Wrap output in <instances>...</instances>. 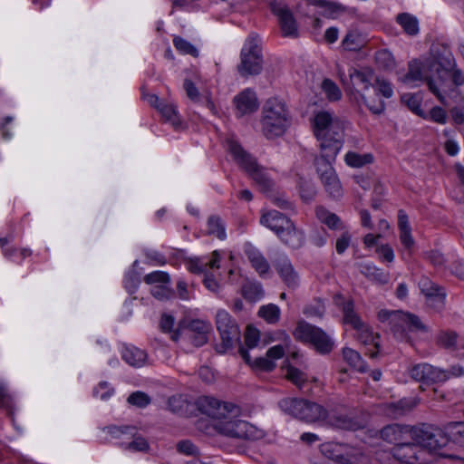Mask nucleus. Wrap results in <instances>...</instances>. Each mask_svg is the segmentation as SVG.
Segmentation results:
<instances>
[{
	"label": "nucleus",
	"mask_w": 464,
	"mask_h": 464,
	"mask_svg": "<svg viewBox=\"0 0 464 464\" xmlns=\"http://www.w3.org/2000/svg\"><path fill=\"white\" fill-rule=\"evenodd\" d=\"M216 325L221 343L216 345L218 353H225L236 343H240L241 333L237 321L225 310H219L216 315Z\"/></svg>",
	"instance_id": "nucleus-6"
},
{
	"label": "nucleus",
	"mask_w": 464,
	"mask_h": 464,
	"mask_svg": "<svg viewBox=\"0 0 464 464\" xmlns=\"http://www.w3.org/2000/svg\"><path fill=\"white\" fill-rule=\"evenodd\" d=\"M241 295L246 301L256 303L264 297L265 291L261 283L246 280L241 286Z\"/></svg>",
	"instance_id": "nucleus-31"
},
{
	"label": "nucleus",
	"mask_w": 464,
	"mask_h": 464,
	"mask_svg": "<svg viewBox=\"0 0 464 464\" xmlns=\"http://www.w3.org/2000/svg\"><path fill=\"white\" fill-rule=\"evenodd\" d=\"M419 288L426 296L430 306L440 311L445 306L446 292L443 287L432 282L427 276H421L419 281Z\"/></svg>",
	"instance_id": "nucleus-14"
},
{
	"label": "nucleus",
	"mask_w": 464,
	"mask_h": 464,
	"mask_svg": "<svg viewBox=\"0 0 464 464\" xmlns=\"http://www.w3.org/2000/svg\"><path fill=\"white\" fill-rule=\"evenodd\" d=\"M203 284L208 290L216 295H218L221 290V285L216 280L212 274H205Z\"/></svg>",
	"instance_id": "nucleus-63"
},
{
	"label": "nucleus",
	"mask_w": 464,
	"mask_h": 464,
	"mask_svg": "<svg viewBox=\"0 0 464 464\" xmlns=\"http://www.w3.org/2000/svg\"><path fill=\"white\" fill-rule=\"evenodd\" d=\"M298 186L300 196L304 201L310 202L314 198L316 195V188L311 180L300 179Z\"/></svg>",
	"instance_id": "nucleus-45"
},
{
	"label": "nucleus",
	"mask_w": 464,
	"mask_h": 464,
	"mask_svg": "<svg viewBox=\"0 0 464 464\" xmlns=\"http://www.w3.org/2000/svg\"><path fill=\"white\" fill-rule=\"evenodd\" d=\"M159 111L166 119V121H169L172 125L179 126L180 124L178 111L173 104L163 102V104L160 106Z\"/></svg>",
	"instance_id": "nucleus-48"
},
{
	"label": "nucleus",
	"mask_w": 464,
	"mask_h": 464,
	"mask_svg": "<svg viewBox=\"0 0 464 464\" xmlns=\"http://www.w3.org/2000/svg\"><path fill=\"white\" fill-rule=\"evenodd\" d=\"M227 148L235 161L247 173L253 172L259 165L256 159L234 140H227Z\"/></svg>",
	"instance_id": "nucleus-20"
},
{
	"label": "nucleus",
	"mask_w": 464,
	"mask_h": 464,
	"mask_svg": "<svg viewBox=\"0 0 464 464\" xmlns=\"http://www.w3.org/2000/svg\"><path fill=\"white\" fill-rule=\"evenodd\" d=\"M326 193L334 199H339L343 197V191L339 180V178L335 173L323 178L320 179Z\"/></svg>",
	"instance_id": "nucleus-35"
},
{
	"label": "nucleus",
	"mask_w": 464,
	"mask_h": 464,
	"mask_svg": "<svg viewBox=\"0 0 464 464\" xmlns=\"http://www.w3.org/2000/svg\"><path fill=\"white\" fill-rule=\"evenodd\" d=\"M410 375L413 380L427 385L436 382H443L449 377L445 371L437 369L428 363H419L414 365L410 370Z\"/></svg>",
	"instance_id": "nucleus-16"
},
{
	"label": "nucleus",
	"mask_w": 464,
	"mask_h": 464,
	"mask_svg": "<svg viewBox=\"0 0 464 464\" xmlns=\"http://www.w3.org/2000/svg\"><path fill=\"white\" fill-rule=\"evenodd\" d=\"M210 330L209 324L196 319L190 321L185 328H182V323H179L170 338L177 342L180 336H184L193 346L201 347L208 343Z\"/></svg>",
	"instance_id": "nucleus-10"
},
{
	"label": "nucleus",
	"mask_w": 464,
	"mask_h": 464,
	"mask_svg": "<svg viewBox=\"0 0 464 464\" xmlns=\"http://www.w3.org/2000/svg\"><path fill=\"white\" fill-rule=\"evenodd\" d=\"M270 8L272 13L278 18L283 36L298 37L295 19L283 0H271Z\"/></svg>",
	"instance_id": "nucleus-12"
},
{
	"label": "nucleus",
	"mask_w": 464,
	"mask_h": 464,
	"mask_svg": "<svg viewBox=\"0 0 464 464\" xmlns=\"http://www.w3.org/2000/svg\"><path fill=\"white\" fill-rule=\"evenodd\" d=\"M334 425L343 430H356L359 427L355 420L344 415L337 416L334 420Z\"/></svg>",
	"instance_id": "nucleus-60"
},
{
	"label": "nucleus",
	"mask_w": 464,
	"mask_h": 464,
	"mask_svg": "<svg viewBox=\"0 0 464 464\" xmlns=\"http://www.w3.org/2000/svg\"><path fill=\"white\" fill-rule=\"evenodd\" d=\"M278 407L286 414L306 422H315L327 417V411L320 404L305 399L284 398Z\"/></svg>",
	"instance_id": "nucleus-3"
},
{
	"label": "nucleus",
	"mask_w": 464,
	"mask_h": 464,
	"mask_svg": "<svg viewBox=\"0 0 464 464\" xmlns=\"http://www.w3.org/2000/svg\"><path fill=\"white\" fill-rule=\"evenodd\" d=\"M352 240V236L348 231L343 232L340 237L337 238L335 244L336 252L342 255L349 247Z\"/></svg>",
	"instance_id": "nucleus-61"
},
{
	"label": "nucleus",
	"mask_w": 464,
	"mask_h": 464,
	"mask_svg": "<svg viewBox=\"0 0 464 464\" xmlns=\"http://www.w3.org/2000/svg\"><path fill=\"white\" fill-rule=\"evenodd\" d=\"M343 323L350 324L355 330H361L364 327V324L360 316L354 312V304L352 300L343 304Z\"/></svg>",
	"instance_id": "nucleus-34"
},
{
	"label": "nucleus",
	"mask_w": 464,
	"mask_h": 464,
	"mask_svg": "<svg viewBox=\"0 0 464 464\" xmlns=\"http://www.w3.org/2000/svg\"><path fill=\"white\" fill-rule=\"evenodd\" d=\"M411 426L393 423L384 426L380 430V437L384 441L394 444L396 447L411 440Z\"/></svg>",
	"instance_id": "nucleus-19"
},
{
	"label": "nucleus",
	"mask_w": 464,
	"mask_h": 464,
	"mask_svg": "<svg viewBox=\"0 0 464 464\" xmlns=\"http://www.w3.org/2000/svg\"><path fill=\"white\" fill-rule=\"evenodd\" d=\"M273 266L288 288L295 289L299 285V276L287 256L278 255L273 260Z\"/></svg>",
	"instance_id": "nucleus-17"
},
{
	"label": "nucleus",
	"mask_w": 464,
	"mask_h": 464,
	"mask_svg": "<svg viewBox=\"0 0 464 464\" xmlns=\"http://www.w3.org/2000/svg\"><path fill=\"white\" fill-rule=\"evenodd\" d=\"M411 440L418 446L437 451L447 446L444 428H437L427 424L411 426Z\"/></svg>",
	"instance_id": "nucleus-7"
},
{
	"label": "nucleus",
	"mask_w": 464,
	"mask_h": 464,
	"mask_svg": "<svg viewBox=\"0 0 464 464\" xmlns=\"http://www.w3.org/2000/svg\"><path fill=\"white\" fill-rule=\"evenodd\" d=\"M408 72L404 75L403 82H411L416 81H425L429 90L436 95L440 100H442V96L440 92V88L436 82L430 76L424 75L423 69L425 65L419 60H412L408 64Z\"/></svg>",
	"instance_id": "nucleus-18"
},
{
	"label": "nucleus",
	"mask_w": 464,
	"mask_h": 464,
	"mask_svg": "<svg viewBox=\"0 0 464 464\" xmlns=\"http://www.w3.org/2000/svg\"><path fill=\"white\" fill-rule=\"evenodd\" d=\"M263 53L256 34H251L240 52V63L237 69L242 77L258 75L263 70Z\"/></svg>",
	"instance_id": "nucleus-4"
},
{
	"label": "nucleus",
	"mask_w": 464,
	"mask_h": 464,
	"mask_svg": "<svg viewBox=\"0 0 464 464\" xmlns=\"http://www.w3.org/2000/svg\"><path fill=\"white\" fill-rule=\"evenodd\" d=\"M198 404L202 413L217 420V421L226 417V414L235 416L240 412L238 406L230 402H222L213 397H203L198 400Z\"/></svg>",
	"instance_id": "nucleus-11"
},
{
	"label": "nucleus",
	"mask_w": 464,
	"mask_h": 464,
	"mask_svg": "<svg viewBox=\"0 0 464 464\" xmlns=\"http://www.w3.org/2000/svg\"><path fill=\"white\" fill-rule=\"evenodd\" d=\"M150 294L160 301L169 300L174 296V291L167 284L156 285L150 288Z\"/></svg>",
	"instance_id": "nucleus-51"
},
{
	"label": "nucleus",
	"mask_w": 464,
	"mask_h": 464,
	"mask_svg": "<svg viewBox=\"0 0 464 464\" xmlns=\"http://www.w3.org/2000/svg\"><path fill=\"white\" fill-rule=\"evenodd\" d=\"M238 414L219 419L214 425L216 430L227 437L244 440H256L258 438L257 430L250 423L237 419Z\"/></svg>",
	"instance_id": "nucleus-8"
},
{
	"label": "nucleus",
	"mask_w": 464,
	"mask_h": 464,
	"mask_svg": "<svg viewBox=\"0 0 464 464\" xmlns=\"http://www.w3.org/2000/svg\"><path fill=\"white\" fill-rule=\"evenodd\" d=\"M447 444L450 441L464 448V421L450 422L444 426Z\"/></svg>",
	"instance_id": "nucleus-32"
},
{
	"label": "nucleus",
	"mask_w": 464,
	"mask_h": 464,
	"mask_svg": "<svg viewBox=\"0 0 464 464\" xmlns=\"http://www.w3.org/2000/svg\"><path fill=\"white\" fill-rule=\"evenodd\" d=\"M420 402L417 397L402 398L384 406L385 414L392 419L401 418L411 412Z\"/></svg>",
	"instance_id": "nucleus-23"
},
{
	"label": "nucleus",
	"mask_w": 464,
	"mask_h": 464,
	"mask_svg": "<svg viewBox=\"0 0 464 464\" xmlns=\"http://www.w3.org/2000/svg\"><path fill=\"white\" fill-rule=\"evenodd\" d=\"M93 396H100L101 400L105 401L111 398L114 393V388L111 387L109 382L102 381L93 389Z\"/></svg>",
	"instance_id": "nucleus-54"
},
{
	"label": "nucleus",
	"mask_w": 464,
	"mask_h": 464,
	"mask_svg": "<svg viewBox=\"0 0 464 464\" xmlns=\"http://www.w3.org/2000/svg\"><path fill=\"white\" fill-rule=\"evenodd\" d=\"M357 331L359 332V341L365 346L364 353L372 359L377 358L380 352V335L378 334H373L365 324L362 329Z\"/></svg>",
	"instance_id": "nucleus-27"
},
{
	"label": "nucleus",
	"mask_w": 464,
	"mask_h": 464,
	"mask_svg": "<svg viewBox=\"0 0 464 464\" xmlns=\"http://www.w3.org/2000/svg\"><path fill=\"white\" fill-rule=\"evenodd\" d=\"M401 102L416 115L423 117V111L420 108V97L418 94L404 93L401 95Z\"/></svg>",
	"instance_id": "nucleus-46"
},
{
	"label": "nucleus",
	"mask_w": 464,
	"mask_h": 464,
	"mask_svg": "<svg viewBox=\"0 0 464 464\" xmlns=\"http://www.w3.org/2000/svg\"><path fill=\"white\" fill-rule=\"evenodd\" d=\"M121 447L132 451H145L149 449L147 440L142 437H135L129 443H121Z\"/></svg>",
	"instance_id": "nucleus-56"
},
{
	"label": "nucleus",
	"mask_w": 464,
	"mask_h": 464,
	"mask_svg": "<svg viewBox=\"0 0 464 464\" xmlns=\"http://www.w3.org/2000/svg\"><path fill=\"white\" fill-rule=\"evenodd\" d=\"M127 401L129 404L138 408H145L150 403L151 400L147 393L138 391L130 393L127 399Z\"/></svg>",
	"instance_id": "nucleus-49"
},
{
	"label": "nucleus",
	"mask_w": 464,
	"mask_h": 464,
	"mask_svg": "<svg viewBox=\"0 0 464 464\" xmlns=\"http://www.w3.org/2000/svg\"><path fill=\"white\" fill-rule=\"evenodd\" d=\"M361 101H362L368 110L373 114H382L385 110V102L375 94L374 96L362 94V97H360V102Z\"/></svg>",
	"instance_id": "nucleus-42"
},
{
	"label": "nucleus",
	"mask_w": 464,
	"mask_h": 464,
	"mask_svg": "<svg viewBox=\"0 0 464 464\" xmlns=\"http://www.w3.org/2000/svg\"><path fill=\"white\" fill-rule=\"evenodd\" d=\"M227 148L235 161L247 173L253 172L259 165L256 159L234 140H227Z\"/></svg>",
	"instance_id": "nucleus-21"
},
{
	"label": "nucleus",
	"mask_w": 464,
	"mask_h": 464,
	"mask_svg": "<svg viewBox=\"0 0 464 464\" xmlns=\"http://www.w3.org/2000/svg\"><path fill=\"white\" fill-rule=\"evenodd\" d=\"M431 59L427 61L426 66L429 70L436 67V72L439 74V80L442 82V77L440 74V70L448 71L452 69L455 65V59L450 49L441 44H433L430 49Z\"/></svg>",
	"instance_id": "nucleus-13"
},
{
	"label": "nucleus",
	"mask_w": 464,
	"mask_h": 464,
	"mask_svg": "<svg viewBox=\"0 0 464 464\" xmlns=\"http://www.w3.org/2000/svg\"><path fill=\"white\" fill-rule=\"evenodd\" d=\"M373 77L374 73L370 69L357 70L350 68L348 77L341 75V80L349 99L353 102L360 103V97H362L363 93H361L356 88L361 87L364 91L369 90Z\"/></svg>",
	"instance_id": "nucleus-9"
},
{
	"label": "nucleus",
	"mask_w": 464,
	"mask_h": 464,
	"mask_svg": "<svg viewBox=\"0 0 464 464\" xmlns=\"http://www.w3.org/2000/svg\"><path fill=\"white\" fill-rule=\"evenodd\" d=\"M280 309L276 304H269L262 305L258 310V316L268 324H276L280 319Z\"/></svg>",
	"instance_id": "nucleus-41"
},
{
	"label": "nucleus",
	"mask_w": 464,
	"mask_h": 464,
	"mask_svg": "<svg viewBox=\"0 0 464 464\" xmlns=\"http://www.w3.org/2000/svg\"><path fill=\"white\" fill-rule=\"evenodd\" d=\"M277 237L285 245L293 249H298L304 244V232L298 229L292 221L283 229L282 234Z\"/></svg>",
	"instance_id": "nucleus-28"
},
{
	"label": "nucleus",
	"mask_w": 464,
	"mask_h": 464,
	"mask_svg": "<svg viewBox=\"0 0 464 464\" xmlns=\"http://www.w3.org/2000/svg\"><path fill=\"white\" fill-rule=\"evenodd\" d=\"M173 44L175 48L183 54H189L193 57H198V51L197 48L188 41L183 39L180 36L174 37Z\"/></svg>",
	"instance_id": "nucleus-47"
},
{
	"label": "nucleus",
	"mask_w": 464,
	"mask_h": 464,
	"mask_svg": "<svg viewBox=\"0 0 464 464\" xmlns=\"http://www.w3.org/2000/svg\"><path fill=\"white\" fill-rule=\"evenodd\" d=\"M364 44V37L357 30L349 31L342 42L343 47L348 51H358Z\"/></svg>",
	"instance_id": "nucleus-37"
},
{
	"label": "nucleus",
	"mask_w": 464,
	"mask_h": 464,
	"mask_svg": "<svg viewBox=\"0 0 464 464\" xmlns=\"http://www.w3.org/2000/svg\"><path fill=\"white\" fill-rule=\"evenodd\" d=\"M121 357L130 366L140 367L145 363L147 353L141 349L130 346L124 348Z\"/></svg>",
	"instance_id": "nucleus-33"
},
{
	"label": "nucleus",
	"mask_w": 464,
	"mask_h": 464,
	"mask_svg": "<svg viewBox=\"0 0 464 464\" xmlns=\"http://www.w3.org/2000/svg\"><path fill=\"white\" fill-rule=\"evenodd\" d=\"M343 359L357 371L361 372L367 371V365L358 352L351 348H343Z\"/></svg>",
	"instance_id": "nucleus-39"
},
{
	"label": "nucleus",
	"mask_w": 464,
	"mask_h": 464,
	"mask_svg": "<svg viewBox=\"0 0 464 464\" xmlns=\"http://www.w3.org/2000/svg\"><path fill=\"white\" fill-rule=\"evenodd\" d=\"M312 126L320 147L314 164L322 179L335 173L333 163L344 143V121L330 111H321L314 115Z\"/></svg>",
	"instance_id": "nucleus-1"
},
{
	"label": "nucleus",
	"mask_w": 464,
	"mask_h": 464,
	"mask_svg": "<svg viewBox=\"0 0 464 464\" xmlns=\"http://www.w3.org/2000/svg\"><path fill=\"white\" fill-rule=\"evenodd\" d=\"M457 334L455 332H442L438 336V343L445 348H453L457 343Z\"/></svg>",
	"instance_id": "nucleus-57"
},
{
	"label": "nucleus",
	"mask_w": 464,
	"mask_h": 464,
	"mask_svg": "<svg viewBox=\"0 0 464 464\" xmlns=\"http://www.w3.org/2000/svg\"><path fill=\"white\" fill-rule=\"evenodd\" d=\"M293 334L296 340L310 343L323 355L330 353L334 347V340L323 329L304 320L297 323Z\"/></svg>",
	"instance_id": "nucleus-5"
},
{
	"label": "nucleus",
	"mask_w": 464,
	"mask_h": 464,
	"mask_svg": "<svg viewBox=\"0 0 464 464\" xmlns=\"http://www.w3.org/2000/svg\"><path fill=\"white\" fill-rule=\"evenodd\" d=\"M108 433H110L113 438H120L122 434H130L131 436L134 435L135 428L131 426H108L107 428Z\"/></svg>",
	"instance_id": "nucleus-62"
},
{
	"label": "nucleus",
	"mask_w": 464,
	"mask_h": 464,
	"mask_svg": "<svg viewBox=\"0 0 464 464\" xmlns=\"http://www.w3.org/2000/svg\"><path fill=\"white\" fill-rule=\"evenodd\" d=\"M322 88L330 101H338L341 99L342 93L339 87L330 79L324 80Z\"/></svg>",
	"instance_id": "nucleus-50"
},
{
	"label": "nucleus",
	"mask_w": 464,
	"mask_h": 464,
	"mask_svg": "<svg viewBox=\"0 0 464 464\" xmlns=\"http://www.w3.org/2000/svg\"><path fill=\"white\" fill-rule=\"evenodd\" d=\"M444 72L450 74L452 83L455 86H461L464 84V72L462 70L456 67V64L452 66V69Z\"/></svg>",
	"instance_id": "nucleus-64"
},
{
	"label": "nucleus",
	"mask_w": 464,
	"mask_h": 464,
	"mask_svg": "<svg viewBox=\"0 0 464 464\" xmlns=\"http://www.w3.org/2000/svg\"><path fill=\"white\" fill-rule=\"evenodd\" d=\"M407 320H406V330L410 331H420V332H427V327L422 324L420 319L411 313H407Z\"/></svg>",
	"instance_id": "nucleus-58"
},
{
	"label": "nucleus",
	"mask_w": 464,
	"mask_h": 464,
	"mask_svg": "<svg viewBox=\"0 0 464 464\" xmlns=\"http://www.w3.org/2000/svg\"><path fill=\"white\" fill-rule=\"evenodd\" d=\"M372 87L376 96L382 95L385 99H390L393 95L392 83L385 79L376 77Z\"/></svg>",
	"instance_id": "nucleus-44"
},
{
	"label": "nucleus",
	"mask_w": 464,
	"mask_h": 464,
	"mask_svg": "<svg viewBox=\"0 0 464 464\" xmlns=\"http://www.w3.org/2000/svg\"><path fill=\"white\" fill-rule=\"evenodd\" d=\"M315 215L321 223L332 230H343L345 228L341 218L336 214L330 212L322 206L316 208Z\"/></svg>",
	"instance_id": "nucleus-30"
},
{
	"label": "nucleus",
	"mask_w": 464,
	"mask_h": 464,
	"mask_svg": "<svg viewBox=\"0 0 464 464\" xmlns=\"http://www.w3.org/2000/svg\"><path fill=\"white\" fill-rule=\"evenodd\" d=\"M398 24L410 35H416L419 33V23L416 17L407 13L397 15Z\"/></svg>",
	"instance_id": "nucleus-40"
},
{
	"label": "nucleus",
	"mask_w": 464,
	"mask_h": 464,
	"mask_svg": "<svg viewBox=\"0 0 464 464\" xmlns=\"http://www.w3.org/2000/svg\"><path fill=\"white\" fill-rule=\"evenodd\" d=\"M244 251L252 267L261 277H265L270 270V266L263 254L250 243L245 245Z\"/></svg>",
	"instance_id": "nucleus-24"
},
{
	"label": "nucleus",
	"mask_w": 464,
	"mask_h": 464,
	"mask_svg": "<svg viewBox=\"0 0 464 464\" xmlns=\"http://www.w3.org/2000/svg\"><path fill=\"white\" fill-rule=\"evenodd\" d=\"M208 234L217 237L218 239L226 238V229L222 219L218 216H211L208 219Z\"/></svg>",
	"instance_id": "nucleus-43"
},
{
	"label": "nucleus",
	"mask_w": 464,
	"mask_h": 464,
	"mask_svg": "<svg viewBox=\"0 0 464 464\" xmlns=\"http://www.w3.org/2000/svg\"><path fill=\"white\" fill-rule=\"evenodd\" d=\"M324 305L320 301L314 304H307L304 306L303 313L307 317H319L321 318L324 314Z\"/></svg>",
	"instance_id": "nucleus-55"
},
{
	"label": "nucleus",
	"mask_w": 464,
	"mask_h": 464,
	"mask_svg": "<svg viewBox=\"0 0 464 464\" xmlns=\"http://www.w3.org/2000/svg\"><path fill=\"white\" fill-rule=\"evenodd\" d=\"M286 378L291 381L299 389L303 388V385L306 382L305 374L299 369L289 366L286 371Z\"/></svg>",
	"instance_id": "nucleus-52"
},
{
	"label": "nucleus",
	"mask_w": 464,
	"mask_h": 464,
	"mask_svg": "<svg viewBox=\"0 0 464 464\" xmlns=\"http://www.w3.org/2000/svg\"><path fill=\"white\" fill-rule=\"evenodd\" d=\"M291 221L290 218L277 210H269L260 218V223L274 231L277 236L282 234L283 229Z\"/></svg>",
	"instance_id": "nucleus-25"
},
{
	"label": "nucleus",
	"mask_w": 464,
	"mask_h": 464,
	"mask_svg": "<svg viewBox=\"0 0 464 464\" xmlns=\"http://www.w3.org/2000/svg\"><path fill=\"white\" fill-rule=\"evenodd\" d=\"M422 450H419L418 445L412 440H408L405 443L394 449V457L401 462L407 464H418L419 453Z\"/></svg>",
	"instance_id": "nucleus-26"
},
{
	"label": "nucleus",
	"mask_w": 464,
	"mask_h": 464,
	"mask_svg": "<svg viewBox=\"0 0 464 464\" xmlns=\"http://www.w3.org/2000/svg\"><path fill=\"white\" fill-rule=\"evenodd\" d=\"M248 175L259 187L261 191L269 192L272 189L274 182L260 166L255 169L253 172H250Z\"/></svg>",
	"instance_id": "nucleus-36"
},
{
	"label": "nucleus",
	"mask_w": 464,
	"mask_h": 464,
	"mask_svg": "<svg viewBox=\"0 0 464 464\" xmlns=\"http://www.w3.org/2000/svg\"><path fill=\"white\" fill-rule=\"evenodd\" d=\"M345 163L353 168H362L373 161V156L371 153L359 154L353 151H349L344 157Z\"/></svg>",
	"instance_id": "nucleus-38"
},
{
	"label": "nucleus",
	"mask_w": 464,
	"mask_h": 464,
	"mask_svg": "<svg viewBox=\"0 0 464 464\" xmlns=\"http://www.w3.org/2000/svg\"><path fill=\"white\" fill-rule=\"evenodd\" d=\"M378 320L385 324L396 338L402 339L406 331L407 313L401 310L382 309L377 314Z\"/></svg>",
	"instance_id": "nucleus-15"
},
{
	"label": "nucleus",
	"mask_w": 464,
	"mask_h": 464,
	"mask_svg": "<svg viewBox=\"0 0 464 464\" xmlns=\"http://www.w3.org/2000/svg\"><path fill=\"white\" fill-rule=\"evenodd\" d=\"M358 269L369 280L380 284L385 285L389 282L390 275L388 272L375 266L372 263H359L357 264Z\"/></svg>",
	"instance_id": "nucleus-29"
},
{
	"label": "nucleus",
	"mask_w": 464,
	"mask_h": 464,
	"mask_svg": "<svg viewBox=\"0 0 464 464\" xmlns=\"http://www.w3.org/2000/svg\"><path fill=\"white\" fill-rule=\"evenodd\" d=\"M233 102L239 117L255 112L259 106L256 92L250 89H246L236 95Z\"/></svg>",
	"instance_id": "nucleus-22"
},
{
	"label": "nucleus",
	"mask_w": 464,
	"mask_h": 464,
	"mask_svg": "<svg viewBox=\"0 0 464 464\" xmlns=\"http://www.w3.org/2000/svg\"><path fill=\"white\" fill-rule=\"evenodd\" d=\"M261 120L263 134L269 140L282 136L290 126L285 104L276 98L266 101Z\"/></svg>",
	"instance_id": "nucleus-2"
},
{
	"label": "nucleus",
	"mask_w": 464,
	"mask_h": 464,
	"mask_svg": "<svg viewBox=\"0 0 464 464\" xmlns=\"http://www.w3.org/2000/svg\"><path fill=\"white\" fill-rule=\"evenodd\" d=\"M170 277L168 273L162 271H154L144 276V282L148 285L169 284Z\"/></svg>",
	"instance_id": "nucleus-53"
},
{
	"label": "nucleus",
	"mask_w": 464,
	"mask_h": 464,
	"mask_svg": "<svg viewBox=\"0 0 464 464\" xmlns=\"http://www.w3.org/2000/svg\"><path fill=\"white\" fill-rule=\"evenodd\" d=\"M376 62L383 68H392L394 65V58L387 50H380L376 53Z\"/></svg>",
	"instance_id": "nucleus-59"
}]
</instances>
